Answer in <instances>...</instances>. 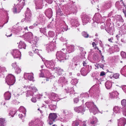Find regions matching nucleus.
<instances>
[{
	"mask_svg": "<svg viewBox=\"0 0 126 126\" xmlns=\"http://www.w3.org/2000/svg\"><path fill=\"white\" fill-rule=\"evenodd\" d=\"M121 55L122 58H126V52L123 51L121 52Z\"/></svg>",
	"mask_w": 126,
	"mask_h": 126,
	"instance_id": "57",
	"label": "nucleus"
},
{
	"mask_svg": "<svg viewBox=\"0 0 126 126\" xmlns=\"http://www.w3.org/2000/svg\"><path fill=\"white\" fill-rule=\"evenodd\" d=\"M6 122L4 118H0V126H5Z\"/></svg>",
	"mask_w": 126,
	"mask_h": 126,
	"instance_id": "43",
	"label": "nucleus"
},
{
	"mask_svg": "<svg viewBox=\"0 0 126 126\" xmlns=\"http://www.w3.org/2000/svg\"><path fill=\"white\" fill-rule=\"evenodd\" d=\"M81 34L85 38H87L89 36L88 34L86 32L83 31L82 32Z\"/></svg>",
	"mask_w": 126,
	"mask_h": 126,
	"instance_id": "51",
	"label": "nucleus"
},
{
	"mask_svg": "<svg viewBox=\"0 0 126 126\" xmlns=\"http://www.w3.org/2000/svg\"><path fill=\"white\" fill-rule=\"evenodd\" d=\"M45 102L48 105V108L54 111L56 108V106L51 103H52V101L50 100L46 101Z\"/></svg>",
	"mask_w": 126,
	"mask_h": 126,
	"instance_id": "14",
	"label": "nucleus"
},
{
	"mask_svg": "<svg viewBox=\"0 0 126 126\" xmlns=\"http://www.w3.org/2000/svg\"><path fill=\"white\" fill-rule=\"evenodd\" d=\"M37 40L36 39H34V40H33L31 42H30V43L31 44H33L32 45V48L33 50V49L34 50L35 49V48H34H34H36V44L37 43Z\"/></svg>",
	"mask_w": 126,
	"mask_h": 126,
	"instance_id": "36",
	"label": "nucleus"
},
{
	"mask_svg": "<svg viewBox=\"0 0 126 126\" xmlns=\"http://www.w3.org/2000/svg\"><path fill=\"white\" fill-rule=\"evenodd\" d=\"M113 28H112L111 26H107L105 28V30L110 35H113Z\"/></svg>",
	"mask_w": 126,
	"mask_h": 126,
	"instance_id": "28",
	"label": "nucleus"
},
{
	"mask_svg": "<svg viewBox=\"0 0 126 126\" xmlns=\"http://www.w3.org/2000/svg\"><path fill=\"white\" fill-rule=\"evenodd\" d=\"M87 60H85V61H83L82 64L83 65L84 67L85 68H87V69H91L92 68V67L91 66H89V65L87 64Z\"/></svg>",
	"mask_w": 126,
	"mask_h": 126,
	"instance_id": "42",
	"label": "nucleus"
},
{
	"mask_svg": "<svg viewBox=\"0 0 126 126\" xmlns=\"http://www.w3.org/2000/svg\"><path fill=\"white\" fill-rule=\"evenodd\" d=\"M122 109L118 106L114 107L113 109V111L115 113H118L120 112L121 110Z\"/></svg>",
	"mask_w": 126,
	"mask_h": 126,
	"instance_id": "41",
	"label": "nucleus"
},
{
	"mask_svg": "<svg viewBox=\"0 0 126 126\" xmlns=\"http://www.w3.org/2000/svg\"><path fill=\"white\" fill-rule=\"evenodd\" d=\"M14 4V7L12 9V11L14 14H17L19 13L21 10L23 8L20 6L18 4H16V6Z\"/></svg>",
	"mask_w": 126,
	"mask_h": 126,
	"instance_id": "13",
	"label": "nucleus"
},
{
	"mask_svg": "<svg viewBox=\"0 0 126 126\" xmlns=\"http://www.w3.org/2000/svg\"><path fill=\"white\" fill-rule=\"evenodd\" d=\"M74 46L73 45H70L68 46L66 50L67 53H71L74 51Z\"/></svg>",
	"mask_w": 126,
	"mask_h": 126,
	"instance_id": "31",
	"label": "nucleus"
},
{
	"mask_svg": "<svg viewBox=\"0 0 126 126\" xmlns=\"http://www.w3.org/2000/svg\"><path fill=\"white\" fill-rule=\"evenodd\" d=\"M33 74L32 73H26L24 74V78L25 79H28L29 80H33L34 78Z\"/></svg>",
	"mask_w": 126,
	"mask_h": 126,
	"instance_id": "20",
	"label": "nucleus"
},
{
	"mask_svg": "<svg viewBox=\"0 0 126 126\" xmlns=\"http://www.w3.org/2000/svg\"><path fill=\"white\" fill-rule=\"evenodd\" d=\"M46 28H40V32L43 33V34L45 36L47 35V33H46Z\"/></svg>",
	"mask_w": 126,
	"mask_h": 126,
	"instance_id": "49",
	"label": "nucleus"
},
{
	"mask_svg": "<svg viewBox=\"0 0 126 126\" xmlns=\"http://www.w3.org/2000/svg\"><path fill=\"white\" fill-rule=\"evenodd\" d=\"M12 66L15 69L16 67H18V66L16 64V62L12 63Z\"/></svg>",
	"mask_w": 126,
	"mask_h": 126,
	"instance_id": "62",
	"label": "nucleus"
},
{
	"mask_svg": "<svg viewBox=\"0 0 126 126\" xmlns=\"http://www.w3.org/2000/svg\"><path fill=\"white\" fill-rule=\"evenodd\" d=\"M49 116L52 118L54 120L55 122L56 121V119L57 117V116L56 114L54 113H50L49 115Z\"/></svg>",
	"mask_w": 126,
	"mask_h": 126,
	"instance_id": "37",
	"label": "nucleus"
},
{
	"mask_svg": "<svg viewBox=\"0 0 126 126\" xmlns=\"http://www.w3.org/2000/svg\"><path fill=\"white\" fill-rule=\"evenodd\" d=\"M66 12L68 11L70 13L76 14L77 11V8L76 6L74 4H71L70 5H66Z\"/></svg>",
	"mask_w": 126,
	"mask_h": 126,
	"instance_id": "5",
	"label": "nucleus"
},
{
	"mask_svg": "<svg viewBox=\"0 0 126 126\" xmlns=\"http://www.w3.org/2000/svg\"><path fill=\"white\" fill-rule=\"evenodd\" d=\"M50 95L51 99L54 101H58L59 100L62 99L59 98L58 95L55 93H51Z\"/></svg>",
	"mask_w": 126,
	"mask_h": 126,
	"instance_id": "25",
	"label": "nucleus"
},
{
	"mask_svg": "<svg viewBox=\"0 0 126 126\" xmlns=\"http://www.w3.org/2000/svg\"><path fill=\"white\" fill-rule=\"evenodd\" d=\"M54 64L53 61H49L47 63V66L49 68H54Z\"/></svg>",
	"mask_w": 126,
	"mask_h": 126,
	"instance_id": "39",
	"label": "nucleus"
},
{
	"mask_svg": "<svg viewBox=\"0 0 126 126\" xmlns=\"http://www.w3.org/2000/svg\"><path fill=\"white\" fill-rule=\"evenodd\" d=\"M118 126H125L126 124V119L123 117L118 120Z\"/></svg>",
	"mask_w": 126,
	"mask_h": 126,
	"instance_id": "24",
	"label": "nucleus"
},
{
	"mask_svg": "<svg viewBox=\"0 0 126 126\" xmlns=\"http://www.w3.org/2000/svg\"><path fill=\"white\" fill-rule=\"evenodd\" d=\"M62 23L63 25H61V28H62V30H60L61 33H62V32H63L64 31H67L68 29L67 26L65 24V22L64 21H62Z\"/></svg>",
	"mask_w": 126,
	"mask_h": 126,
	"instance_id": "30",
	"label": "nucleus"
},
{
	"mask_svg": "<svg viewBox=\"0 0 126 126\" xmlns=\"http://www.w3.org/2000/svg\"><path fill=\"white\" fill-rule=\"evenodd\" d=\"M27 88H28L30 90H32V91L36 92L37 91V89L35 87H33V88L31 86H29L28 87H27Z\"/></svg>",
	"mask_w": 126,
	"mask_h": 126,
	"instance_id": "52",
	"label": "nucleus"
},
{
	"mask_svg": "<svg viewBox=\"0 0 126 126\" xmlns=\"http://www.w3.org/2000/svg\"><path fill=\"white\" fill-rule=\"evenodd\" d=\"M16 82L15 76L11 74H8V85H13Z\"/></svg>",
	"mask_w": 126,
	"mask_h": 126,
	"instance_id": "9",
	"label": "nucleus"
},
{
	"mask_svg": "<svg viewBox=\"0 0 126 126\" xmlns=\"http://www.w3.org/2000/svg\"><path fill=\"white\" fill-rule=\"evenodd\" d=\"M81 96H82L83 97H84L85 98H87L89 97V95L87 93H85L83 94H80Z\"/></svg>",
	"mask_w": 126,
	"mask_h": 126,
	"instance_id": "56",
	"label": "nucleus"
},
{
	"mask_svg": "<svg viewBox=\"0 0 126 126\" xmlns=\"http://www.w3.org/2000/svg\"><path fill=\"white\" fill-rule=\"evenodd\" d=\"M14 58H19L20 60L21 56V52L18 49H13L11 52Z\"/></svg>",
	"mask_w": 126,
	"mask_h": 126,
	"instance_id": "7",
	"label": "nucleus"
},
{
	"mask_svg": "<svg viewBox=\"0 0 126 126\" xmlns=\"http://www.w3.org/2000/svg\"><path fill=\"white\" fill-rule=\"evenodd\" d=\"M71 25L73 26L78 27L80 24L77 17L73 18L71 20Z\"/></svg>",
	"mask_w": 126,
	"mask_h": 126,
	"instance_id": "16",
	"label": "nucleus"
},
{
	"mask_svg": "<svg viewBox=\"0 0 126 126\" xmlns=\"http://www.w3.org/2000/svg\"><path fill=\"white\" fill-rule=\"evenodd\" d=\"M15 72L16 73L18 74L20 73L21 71V69L20 68L18 67H16V68L15 69Z\"/></svg>",
	"mask_w": 126,
	"mask_h": 126,
	"instance_id": "59",
	"label": "nucleus"
},
{
	"mask_svg": "<svg viewBox=\"0 0 126 126\" xmlns=\"http://www.w3.org/2000/svg\"><path fill=\"white\" fill-rule=\"evenodd\" d=\"M115 6L118 10L122 8L123 6H124L125 8L124 9L123 7V10H126V5L124 4L123 0H121L120 1H117L115 3Z\"/></svg>",
	"mask_w": 126,
	"mask_h": 126,
	"instance_id": "11",
	"label": "nucleus"
},
{
	"mask_svg": "<svg viewBox=\"0 0 126 126\" xmlns=\"http://www.w3.org/2000/svg\"><path fill=\"white\" fill-rule=\"evenodd\" d=\"M34 0V2L35 4V8L36 9H41L42 8L44 5V3L45 1L44 0Z\"/></svg>",
	"mask_w": 126,
	"mask_h": 126,
	"instance_id": "8",
	"label": "nucleus"
},
{
	"mask_svg": "<svg viewBox=\"0 0 126 126\" xmlns=\"http://www.w3.org/2000/svg\"><path fill=\"white\" fill-rule=\"evenodd\" d=\"M55 76H52V75H50L49 77L48 78H45V79L46 81H48L50 79H52L55 78Z\"/></svg>",
	"mask_w": 126,
	"mask_h": 126,
	"instance_id": "58",
	"label": "nucleus"
},
{
	"mask_svg": "<svg viewBox=\"0 0 126 126\" xmlns=\"http://www.w3.org/2000/svg\"><path fill=\"white\" fill-rule=\"evenodd\" d=\"M64 48H63L60 51H58L56 54V56L58 61L60 63L64 62L67 59L65 57V54L67 53L64 50Z\"/></svg>",
	"mask_w": 126,
	"mask_h": 126,
	"instance_id": "2",
	"label": "nucleus"
},
{
	"mask_svg": "<svg viewBox=\"0 0 126 126\" xmlns=\"http://www.w3.org/2000/svg\"><path fill=\"white\" fill-rule=\"evenodd\" d=\"M64 10L66 11V5L64 6L61 5L60 7H59L58 10L56 12L57 15L58 16H61L63 14V11H64Z\"/></svg>",
	"mask_w": 126,
	"mask_h": 126,
	"instance_id": "12",
	"label": "nucleus"
},
{
	"mask_svg": "<svg viewBox=\"0 0 126 126\" xmlns=\"http://www.w3.org/2000/svg\"><path fill=\"white\" fill-rule=\"evenodd\" d=\"M54 70L57 72V77H59V76L62 75V72H63V69H61L59 67H56L54 68Z\"/></svg>",
	"mask_w": 126,
	"mask_h": 126,
	"instance_id": "27",
	"label": "nucleus"
},
{
	"mask_svg": "<svg viewBox=\"0 0 126 126\" xmlns=\"http://www.w3.org/2000/svg\"><path fill=\"white\" fill-rule=\"evenodd\" d=\"M39 19L40 21H43L45 19V17L44 16L42 15H40Z\"/></svg>",
	"mask_w": 126,
	"mask_h": 126,
	"instance_id": "55",
	"label": "nucleus"
},
{
	"mask_svg": "<svg viewBox=\"0 0 126 126\" xmlns=\"http://www.w3.org/2000/svg\"><path fill=\"white\" fill-rule=\"evenodd\" d=\"M34 94L33 93L31 90L27 91L26 96L27 97L32 96Z\"/></svg>",
	"mask_w": 126,
	"mask_h": 126,
	"instance_id": "47",
	"label": "nucleus"
},
{
	"mask_svg": "<svg viewBox=\"0 0 126 126\" xmlns=\"http://www.w3.org/2000/svg\"><path fill=\"white\" fill-rule=\"evenodd\" d=\"M91 20L92 21H94L95 22L99 23H103L105 21L104 18L102 17L101 15L98 13L95 14L93 19Z\"/></svg>",
	"mask_w": 126,
	"mask_h": 126,
	"instance_id": "3",
	"label": "nucleus"
},
{
	"mask_svg": "<svg viewBox=\"0 0 126 126\" xmlns=\"http://www.w3.org/2000/svg\"><path fill=\"white\" fill-rule=\"evenodd\" d=\"M4 96L5 98V100H6L7 101L8 100V92H6L4 94Z\"/></svg>",
	"mask_w": 126,
	"mask_h": 126,
	"instance_id": "63",
	"label": "nucleus"
},
{
	"mask_svg": "<svg viewBox=\"0 0 126 126\" xmlns=\"http://www.w3.org/2000/svg\"><path fill=\"white\" fill-rule=\"evenodd\" d=\"M121 104L123 106V113L124 116H126V100L125 99L122 100L121 101Z\"/></svg>",
	"mask_w": 126,
	"mask_h": 126,
	"instance_id": "19",
	"label": "nucleus"
},
{
	"mask_svg": "<svg viewBox=\"0 0 126 126\" xmlns=\"http://www.w3.org/2000/svg\"><path fill=\"white\" fill-rule=\"evenodd\" d=\"M23 37L25 40L28 41L32 40L33 37V35L32 32H29L25 33Z\"/></svg>",
	"mask_w": 126,
	"mask_h": 126,
	"instance_id": "15",
	"label": "nucleus"
},
{
	"mask_svg": "<svg viewBox=\"0 0 126 126\" xmlns=\"http://www.w3.org/2000/svg\"><path fill=\"white\" fill-rule=\"evenodd\" d=\"M111 5V2L110 1L106 2L103 6V10H105L109 8Z\"/></svg>",
	"mask_w": 126,
	"mask_h": 126,
	"instance_id": "32",
	"label": "nucleus"
},
{
	"mask_svg": "<svg viewBox=\"0 0 126 126\" xmlns=\"http://www.w3.org/2000/svg\"><path fill=\"white\" fill-rule=\"evenodd\" d=\"M46 47L48 52L54 50L56 48L54 43L53 42H51L50 43L46 45Z\"/></svg>",
	"mask_w": 126,
	"mask_h": 126,
	"instance_id": "18",
	"label": "nucleus"
},
{
	"mask_svg": "<svg viewBox=\"0 0 126 126\" xmlns=\"http://www.w3.org/2000/svg\"><path fill=\"white\" fill-rule=\"evenodd\" d=\"M36 124V122H35L32 121L29 123V126H34Z\"/></svg>",
	"mask_w": 126,
	"mask_h": 126,
	"instance_id": "60",
	"label": "nucleus"
},
{
	"mask_svg": "<svg viewBox=\"0 0 126 126\" xmlns=\"http://www.w3.org/2000/svg\"><path fill=\"white\" fill-rule=\"evenodd\" d=\"M54 32L52 31H49L47 34V35H46L47 37H53L55 35Z\"/></svg>",
	"mask_w": 126,
	"mask_h": 126,
	"instance_id": "44",
	"label": "nucleus"
},
{
	"mask_svg": "<svg viewBox=\"0 0 126 126\" xmlns=\"http://www.w3.org/2000/svg\"><path fill=\"white\" fill-rule=\"evenodd\" d=\"M26 47V45L24 42L20 41L19 42L18 45V47L19 48L21 49L23 48L24 49H25Z\"/></svg>",
	"mask_w": 126,
	"mask_h": 126,
	"instance_id": "35",
	"label": "nucleus"
},
{
	"mask_svg": "<svg viewBox=\"0 0 126 126\" xmlns=\"http://www.w3.org/2000/svg\"><path fill=\"white\" fill-rule=\"evenodd\" d=\"M81 122L80 120H76L73 122L72 126H81Z\"/></svg>",
	"mask_w": 126,
	"mask_h": 126,
	"instance_id": "38",
	"label": "nucleus"
},
{
	"mask_svg": "<svg viewBox=\"0 0 126 126\" xmlns=\"http://www.w3.org/2000/svg\"><path fill=\"white\" fill-rule=\"evenodd\" d=\"M109 94L110 98H112L117 97L119 94L116 91H115L111 93H110Z\"/></svg>",
	"mask_w": 126,
	"mask_h": 126,
	"instance_id": "33",
	"label": "nucleus"
},
{
	"mask_svg": "<svg viewBox=\"0 0 126 126\" xmlns=\"http://www.w3.org/2000/svg\"><path fill=\"white\" fill-rule=\"evenodd\" d=\"M115 18L116 21V23L117 26L118 27L120 26L121 24L120 23L124 22V20L121 16L120 15H116L115 16Z\"/></svg>",
	"mask_w": 126,
	"mask_h": 126,
	"instance_id": "17",
	"label": "nucleus"
},
{
	"mask_svg": "<svg viewBox=\"0 0 126 126\" xmlns=\"http://www.w3.org/2000/svg\"><path fill=\"white\" fill-rule=\"evenodd\" d=\"M85 104L86 107L88 108H89V109L91 108L93 106H95V105L94 104L93 102H87Z\"/></svg>",
	"mask_w": 126,
	"mask_h": 126,
	"instance_id": "40",
	"label": "nucleus"
},
{
	"mask_svg": "<svg viewBox=\"0 0 126 126\" xmlns=\"http://www.w3.org/2000/svg\"><path fill=\"white\" fill-rule=\"evenodd\" d=\"M114 52H118L119 51V48L118 47L117 45H115L114 47Z\"/></svg>",
	"mask_w": 126,
	"mask_h": 126,
	"instance_id": "54",
	"label": "nucleus"
},
{
	"mask_svg": "<svg viewBox=\"0 0 126 126\" xmlns=\"http://www.w3.org/2000/svg\"><path fill=\"white\" fill-rule=\"evenodd\" d=\"M67 81L65 79V78L63 76L60 78L58 82L59 85L60 86H61L62 87H64L65 88V90H66V92L67 93H68L69 91H68L66 90L67 89L65 87L66 85L67 84Z\"/></svg>",
	"mask_w": 126,
	"mask_h": 126,
	"instance_id": "6",
	"label": "nucleus"
},
{
	"mask_svg": "<svg viewBox=\"0 0 126 126\" xmlns=\"http://www.w3.org/2000/svg\"><path fill=\"white\" fill-rule=\"evenodd\" d=\"M16 111L15 110H11L8 114V116H11V117H13L16 113Z\"/></svg>",
	"mask_w": 126,
	"mask_h": 126,
	"instance_id": "50",
	"label": "nucleus"
},
{
	"mask_svg": "<svg viewBox=\"0 0 126 126\" xmlns=\"http://www.w3.org/2000/svg\"><path fill=\"white\" fill-rule=\"evenodd\" d=\"M78 82V80L76 79H74L71 80V83L73 85H75Z\"/></svg>",
	"mask_w": 126,
	"mask_h": 126,
	"instance_id": "53",
	"label": "nucleus"
},
{
	"mask_svg": "<svg viewBox=\"0 0 126 126\" xmlns=\"http://www.w3.org/2000/svg\"><path fill=\"white\" fill-rule=\"evenodd\" d=\"M74 110L76 112L82 113H83L85 111V109L83 106H80L79 107H76L74 108Z\"/></svg>",
	"mask_w": 126,
	"mask_h": 126,
	"instance_id": "21",
	"label": "nucleus"
},
{
	"mask_svg": "<svg viewBox=\"0 0 126 126\" xmlns=\"http://www.w3.org/2000/svg\"><path fill=\"white\" fill-rule=\"evenodd\" d=\"M18 2L17 4H18L20 6L23 8L25 4V1L24 0H18Z\"/></svg>",
	"mask_w": 126,
	"mask_h": 126,
	"instance_id": "46",
	"label": "nucleus"
},
{
	"mask_svg": "<svg viewBox=\"0 0 126 126\" xmlns=\"http://www.w3.org/2000/svg\"><path fill=\"white\" fill-rule=\"evenodd\" d=\"M20 111H22L23 114H19L18 115L19 117L22 119L23 116H25L26 112V111L25 109L23 106H21L19 109Z\"/></svg>",
	"mask_w": 126,
	"mask_h": 126,
	"instance_id": "22",
	"label": "nucleus"
},
{
	"mask_svg": "<svg viewBox=\"0 0 126 126\" xmlns=\"http://www.w3.org/2000/svg\"><path fill=\"white\" fill-rule=\"evenodd\" d=\"M91 69L90 68L87 69V68L85 67L82 68L80 70L81 75L84 76H86L87 74L90 72Z\"/></svg>",
	"mask_w": 126,
	"mask_h": 126,
	"instance_id": "23",
	"label": "nucleus"
},
{
	"mask_svg": "<svg viewBox=\"0 0 126 126\" xmlns=\"http://www.w3.org/2000/svg\"><path fill=\"white\" fill-rule=\"evenodd\" d=\"M105 85L106 88L107 89H109L111 87L112 83L110 81H108L105 83Z\"/></svg>",
	"mask_w": 126,
	"mask_h": 126,
	"instance_id": "34",
	"label": "nucleus"
},
{
	"mask_svg": "<svg viewBox=\"0 0 126 126\" xmlns=\"http://www.w3.org/2000/svg\"><path fill=\"white\" fill-rule=\"evenodd\" d=\"M82 22L84 25H86L88 22H90L92 20L91 18L88 15L84 14L81 17Z\"/></svg>",
	"mask_w": 126,
	"mask_h": 126,
	"instance_id": "10",
	"label": "nucleus"
},
{
	"mask_svg": "<svg viewBox=\"0 0 126 126\" xmlns=\"http://www.w3.org/2000/svg\"><path fill=\"white\" fill-rule=\"evenodd\" d=\"M53 119L52 118H50V117L49 116H48V119L47 120V122L50 125H52L53 124L54 122H55L54 120H53Z\"/></svg>",
	"mask_w": 126,
	"mask_h": 126,
	"instance_id": "48",
	"label": "nucleus"
},
{
	"mask_svg": "<svg viewBox=\"0 0 126 126\" xmlns=\"http://www.w3.org/2000/svg\"><path fill=\"white\" fill-rule=\"evenodd\" d=\"M89 110L90 112H93L94 115L97 113L98 111V109L95 105V106H93L89 109Z\"/></svg>",
	"mask_w": 126,
	"mask_h": 126,
	"instance_id": "29",
	"label": "nucleus"
},
{
	"mask_svg": "<svg viewBox=\"0 0 126 126\" xmlns=\"http://www.w3.org/2000/svg\"><path fill=\"white\" fill-rule=\"evenodd\" d=\"M45 13L49 18H51L52 16V11L51 8H48L47 9Z\"/></svg>",
	"mask_w": 126,
	"mask_h": 126,
	"instance_id": "26",
	"label": "nucleus"
},
{
	"mask_svg": "<svg viewBox=\"0 0 126 126\" xmlns=\"http://www.w3.org/2000/svg\"><path fill=\"white\" fill-rule=\"evenodd\" d=\"M25 18L21 20V22H23L24 21L27 23H30L32 20V14L31 11L28 8H27V10L25 12Z\"/></svg>",
	"mask_w": 126,
	"mask_h": 126,
	"instance_id": "4",
	"label": "nucleus"
},
{
	"mask_svg": "<svg viewBox=\"0 0 126 126\" xmlns=\"http://www.w3.org/2000/svg\"><path fill=\"white\" fill-rule=\"evenodd\" d=\"M79 58V57H74L72 59V61L70 63L68 69V71L75 70L79 66V62L78 59V58Z\"/></svg>",
	"mask_w": 126,
	"mask_h": 126,
	"instance_id": "1",
	"label": "nucleus"
},
{
	"mask_svg": "<svg viewBox=\"0 0 126 126\" xmlns=\"http://www.w3.org/2000/svg\"><path fill=\"white\" fill-rule=\"evenodd\" d=\"M60 120L61 122H65L67 121V119L64 117H61Z\"/></svg>",
	"mask_w": 126,
	"mask_h": 126,
	"instance_id": "61",
	"label": "nucleus"
},
{
	"mask_svg": "<svg viewBox=\"0 0 126 126\" xmlns=\"http://www.w3.org/2000/svg\"><path fill=\"white\" fill-rule=\"evenodd\" d=\"M119 75L118 73H116L114 74L113 76V78L116 79H117L119 78Z\"/></svg>",
	"mask_w": 126,
	"mask_h": 126,
	"instance_id": "64",
	"label": "nucleus"
},
{
	"mask_svg": "<svg viewBox=\"0 0 126 126\" xmlns=\"http://www.w3.org/2000/svg\"><path fill=\"white\" fill-rule=\"evenodd\" d=\"M98 122L97 119L95 117H93L92 120L90 123V124L92 125H94L95 126Z\"/></svg>",
	"mask_w": 126,
	"mask_h": 126,
	"instance_id": "45",
	"label": "nucleus"
}]
</instances>
